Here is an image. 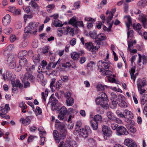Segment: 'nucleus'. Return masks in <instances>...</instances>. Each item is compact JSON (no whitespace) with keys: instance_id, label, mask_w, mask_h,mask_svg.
I'll return each instance as SVG.
<instances>
[{"instance_id":"obj_1","label":"nucleus","mask_w":147,"mask_h":147,"mask_svg":"<svg viewBox=\"0 0 147 147\" xmlns=\"http://www.w3.org/2000/svg\"><path fill=\"white\" fill-rule=\"evenodd\" d=\"M108 98L106 94L103 92H100L98 97L96 99V102L97 105H100L103 109H107L109 107L107 102Z\"/></svg>"},{"instance_id":"obj_2","label":"nucleus","mask_w":147,"mask_h":147,"mask_svg":"<svg viewBox=\"0 0 147 147\" xmlns=\"http://www.w3.org/2000/svg\"><path fill=\"white\" fill-rule=\"evenodd\" d=\"M35 65H33L31 66H27L26 69L27 72L25 74L24 76L21 78L22 82L25 81V80H29L31 82H34L35 81V77L31 73V72L35 69Z\"/></svg>"},{"instance_id":"obj_3","label":"nucleus","mask_w":147,"mask_h":147,"mask_svg":"<svg viewBox=\"0 0 147 147\" xmlns=\"http://www.w3.org/2000/svg\"><path fill=\"white\" fill-rule=\"evenodd\" d=\"M38 24V22H31L30 23L29 25L24 29V32L25 34H24V37H25L27 36L26 33L35 34L37 32L36 27Z\"/></svg>"},{"instance_id":"obj_4","label":"nucleus","mask_w":147,"mask_h":147,"mask_svg":"<svg viewBox=\"0 0 147 147\" xmlns=\"http://www.w3.org/2000/svg\"><path fill=\"white\" fill-rule=\"evenodd\" d=\"M13 46L12 44L8 46L4 50L3 55L7 59L6 63H10L11 62L14 61L13 60L14 57V55L9 53V51L13 48Z\"/></svg>"},{"instance_id":"obj_5","label":"nucleus","mask_w":147,"mask_h":147,"mask_svg":"<svg viewBox=\"0 0 147 147\" xmlns=\"http://www.w3.org/2000/svg\"><path fill=\"white\" fill-rule=\"evenodd\" d=\"M100 42H97L96 46L94 47L91 42L86 43L85 44L86 47L87 49L90 51L92 52L97 50L100 47Z\"/></svg>"},{"instance_id":"obj_6","label":"nucleus","mask_w":147,"mask_h":147,"mask_svg":"<svg viewBox=\"0 0 147 147\" xmlns=\"http://www.w3.org/2000/svg\"><path fill=\"white\" fill-rule=\"evenodd\" d=\"M90 36L93 38L97 39L96 41V43L97 42H100L101 44L102 42H100L101 41L105 40L107 38L106 36L103 34H99L98 35H96L95 33H91Z\"/></svg>"},{"instance_id":"obj_7","label":"nucleus","mask_w":147,"mask_h":147,"mask_svg":"<svg viewBox=\"0 0 147 147\" xmlns=\"http://www.w3.org/2000/svg\"><path fill=\"white\" fill-rule=\"evenodd\" d=\"M98 66L100 70V71H102L105 69H109L110 66V63L102 60L99 61L98 63Z\"/></svg>"},{"instance_id":"obj_8","label":"nucleus","mask_w":147,"mask_h":147,"mask_svg":"<svg viewBox=\"0 0 147 147\" xmlns=\"http://www.w3.org/2000/svg\"><path fill=\"white\" fill-rule=\"evenodd\" d=\"M127 22L126 23V26L128 28L127 32V38L129 37L132 38L133 35V31L132 30H129V28L130 26L132 24L131 19L130 16L127 17Z\"/></svg>"},{"instance_id":"obj_9","label":"nucleus","mask_w":147,"mask_h":147,"mask_svg":"<svg viewBox=\"0 0 147 147\" xmlns=\"http://www.w3.org/2000/svg\"><path fill=\"white\" fill-rule=\"evenodd\" d=\"M116 134L118 136L127 135L129 132L124 127L120 126L116 129Z\"/></svg>"},{"instance_id":"obj_10","label":"nucleus","mask_w":147,"mask_h":147,"mask_svg":"<svg viewBox=\"0 0 147 147\" xmlns=\"http://www.w3.org/2000/svg\"><path fill=\"white\" fill-rule=\"evenodd\" d=\"M125 98L122 95H120L118 96L117 102L119 105L121 107H126L127 106V103L125 101Z\"/></svg>"},{"instance_id":"obj_11","label":"nucleus","mask_w":147,"mask_h":147,"mask_svg":"<svg viewBox=\"0 0 147 147\" xmlns=\"http://www.w3.org/2000/svg\"><path fill=\"white\" fill-rule=\"evenodd\" d=\"M102 131L104 135V138L105 140L107 139L108 137H109L111 135V131L107 126L105 125L103 126L102 127Z\"/></svg>"},{"instance_id":"obj_12","label":"nucleus","mask_w":147,"mask_h":147,"mask_svg":"<svg viewBox=\"0 0 147 147\" xmlns=\"http://www.w3.org/2000/svg\"><path fill=\"white\" fill-rule=\"evenodd\" d=\"M76 135L78 134L80 136L84 138H86L88 136V132L85 128H81L78 132H76Z\"/></svg>"},{"instance_id":"obj_13","label":"nucleus","mask_w":147,"mask_h":147,"mask_svg":"<svg viewBox=\"0 0 147 147\" xmlns=\"http://www.w3.org/2000/svg\"><path fill=\"white\" fill-rule=\"evenodd\" d=\"M60 129V138L61 139H63L65 138L67 134V131L65 129V126L64 125H61Z\"/></svg>"},{"instance_id":"obj_14","label":"nucleus","mask_w":147,"mask_h":147,"mask_svg":"<svg viewBox=\"0 0 147 147\" xmlns=\"http://www.w3.org/2000/svg\"><path fill=\"white\" fill-rule=\"evenodd\" d=\"M124 144L129 147H136L137 145L131 139L127 138L125 140Z\"/></svg>"},{"instance_id":"obj_15","label":"nucleus","mask_w":147,"mask_h":147,"mask_svg":"<svg viewBox=\"0 0 147 147\" xmlns=\"http://www.w3.org/2000/svg\"><path fill=\"white\" fill-rule=\"evenodd\" d=\"M11 84L13 86V88H12V90L14 91L16 90V87H19L21 89L23 88V86L22 84L19 80H16L15 81H11Z\"/></svg>"},{"instance_id":"obj_16","label":"nucleus","mask_w":147,"mask_h":147,"mask_svg":"<svg viewBox=\"0 0 147 147\" xmlns=\"http://www.w3.org/2000/svg\"><path fill=\"white\" fill-rule=\"evenodd\" d=\"M11 20L10 16L7 14L2 19V23L5 26H7L9 24Z\"/></svg>"},{"instance_id":"obj_17","label":"nucleus","mask_w":147,"mask_h":147,"mask_svg":"<svg viewBox=\"0 0 147 147\" xmlns=\"http://www.w3.org/2000/svg\"><path fill=\"white\" fill-rule=\"evenodd\" d=\"M33 118V117L31 116L27 117L25 119L22 118L20 121L24 125H27L30 123V119H32Z\"/></svg>"},{"instance_id":"obj_18","label":"nucleus","mask_w":147,"mask_h":147,"mask_svg":"<svg viewBox=\"0 0 147 147\" xmlns=\"http://www.w3.org/2000/svg\"><path fill=\"white\" fill-rule=\"evenodd\" d=\"M147 84L146 80L144 78L139 79L137 82V86H144Z\"/></svg>"},{"instance_id":"obj_19","label":"nucleus","mask_w":147,"mask_h":147,"mask_svg":"<svg viewBox=\"0 0 147 147\" xmlns=\"http://www.w3.org/2000/svg\"><path fill=\"white\" fill-rule=\"evenodd\" d=\"M3 79L5 81L10 80L12 76V74L11 71H7L6 74H2Z\"/></svg>"},{"instance_id":"obj_20","label":"nucleus","mask_w":147,"mask_h":147,"mask_svg":"<svg viewBox=\"0 0 147 147\" xmlns=\"http://www.w3.org/2000/svg\"><path fill=\"white\" fill-rule=\"evenodd\" d=\"M124 114L125 116V118L127 117V116L131 119H132L133 117V114L132 112L127 109H125L124 112Z\"/></svg>"},{"instance_id":"obj_21","label":"nucleus","mask_w":147,"mask_h":147,"mask_svg":"<svg viewBox=\"0 0 147 147\" xmlns=\"http://www.w3.org/2000/svg\"><path fill=\"white\" fill-rule=\"evenodd\" d=\"M116 11V9H113L112 10V11H111L109 13V14L107 18V22L109 23L111 21L113 18V14Z\"/></svg>"},{"instance_id":"obj_22","label":"nucleus","mask_w":147,"mask_h":147,"mask_svg":"<svg viewBox=\"0 0 147 147\" xmlns=\"http://www.w3.org/2000/svg\"><path fill=\"white\" fill-rule=\"evenodd\" d=\"M91 126L94 130H96L98 128V123L93 119L91 120L90 121Z\"/></svg>"},{"instance_id":"obj_23","label":"nucleus","mask_w":147,"mask_h":147,"mask_svg":"<svg viewBox=\"0 0 147 147\" xmlns=\"http://www.w3.org/2000/svg\"><path fill=\"white\" fill-rule=\"evenodd\" d=\"M57 102V100L55 98L53 97L51 95L49 98V101L48 104L51 103V105L53 106L55 105Z\"/></svg>"},{"instance_id":"obj_24","label":"nucleus","mask_w":147,"mask_h":147,"mask_svg":"<svg viewBox=\"0 0 147 147\" xmlns=\"http://www.w3.org/2000/svg\"><path fill=\"white\" fill-rule=\"evenodd\" d=\"M19 65L23 67L27 65V60L25 58H21L19 60Z\"/></svg>"},{"instance_id":"obj_25","label":"nucleus","mask_w":147,"mask_h":147,"mask_svg":"<svg viewBox=\"0 0 147 147\" xmlns=\"http://www.w3.org/2000/svg\"><path fill=\"white\" fill-rule=\"evenodd\" d=\"M53 136L56 143H59L60 142V140L59 138V133L56 130H54L53 131Z\"/></svg>"},{"instance_id":"obj_26","label":"nucleus","mask_w":147,"mask_h":147,"mask_svg":"<svg viewBox=\"0 0 147 147\" xmlns=\"http://www.w3.org/2000/svg\"><path fill=\"white\" fill-rule=\"evenodd\" d=\"M102 116L100 115H95L93 119L95 121H96L97 123H101L102 121Z\"/></svg>"},{"instance_id":"obj_27","label":"nucleus","mask_w":147,"mask_h":147,"mask_svg":"<svg viewBox=\"0 0 147 147\" xmlns=\"http://www.w3.org/2000/svg\"><path fill=\"white\" fill-rule=\"evenodd\" d=\"M128 129L132 133H134L136 131V128L130 124H127L125 125Z\"/></svg>"},{"instance_id":"obj_28","label":"nucleus","mask_w":147,"mask_h":147,"mask_svg":"<svg viewBox=\"0 0 147 147\" xmlns=\"http://www.w3.org/2000/svg\"><path fill=\"white\" fill-rule=\"evenodd\" d=\"M107 115L109 119L113 121L116 119V117L113 113L109 111L107 112Z\"/></svg>"},{"instance_id":"obj_29","label":"nucleus","mask_w":147,"mask_h":147,"mask_svg":"<svg viewBox=\"0 0 147 147\" xmlns=\"http://www.w3.org/2000/svg\"><path fill=\"white\" fill-rule=\"evenodd\" d=\"M77 22L76 18V17L74 16L70 19L69 23V24H73V26H76V25L77 24Z\"/></svg>"},{"instance_id":"obj_30","label":"nucleus","mask_w":147,"mask_h":147,"mask_svg":"<svg viewBox=\"0 0 147 147\" xmlns=\"http://www.w3.org/2000/svg\"><path fill=\"white\" fill-rule=\"evenodd\" d=\"M135 72V69L134 67H132L129 71L131 79H133L134 81L135 82L136 79V77L134 76V74Z\"/></svg>"},{"instance_id":"obj_31","label":"nucleus","mask_w":147,"mask_h":147,"mask_svg":"<svg viewBox=\"0 0 147 147\" xmlns=\"http://www.w3.org/2000/svg\"><path fill=\"white\" fill-rule=\"evenodd\" d=\"M29 5L34 9H37L38 8V5L34 0H32L29 3Z\"/></svg>"},{"instance_id":"obj_32","label":"nucleus","mask_w":147,"mask_h":147,"mask_svg":"<svg viewBox=\"0 0 147 147\" xmlns=\"http://www.w3.org/2000/svg\"><path fill=\"white\" fill-rule=\"evenodd\" d=\"M81 123L80 121H78L77 122L76 124L75 130L74 131V133H76V132H78L80 128H82L81 127Z\"/></svg>"},{"instance_id":"obj_33","label":"nucleus","mask_w":147,"mask_h":147,"mask_svg":"<svg viewBox=\"0 0 147 147\" xmlns=\"http://www.w3.org/2000/svg\"><path fill=\"white\" fill-rule=\"evenodd\" d=\"M113 21L111 23H110V22L109 23H107L108 24H109V26L108 28H107L106 26H104L103 27V29L105 31H107L108 32H109L110 31L111 29V28L112 27L113 24Z\"/></svg>"},{"instance_id":"obj_34","label":"nucleus","mask_w":147,"mask_h":147,"mask_svg":"<svg viewBox=\"0 0 147 147\" xmlns=\"http://www.w3.org/2000/svg\"><path fill=\"white\" fill-rule=\"evenodd\" d=\"M40 55H34L32 57L33 60L35 63H38L40 61Z\"/></svg>"},{"instance_id":"obj_35","label":"nucleus","mask_w":147,"mask_h":147,"mask_svg":"<svg viewBox=\"0 0 147 147\" xmlns=\"http://www.w3.org/2000/svg\"><path fill=\"white\" fill-rule=\"evenodd\" d=\"M28 42L26 39H24L20 45V47H24L27 46L28 44Z\"/></svg>"},{"instance_id":"obj_36","label":"nucleus","mask_w":147,"mask_h":147,"mask_svg":"<svg viewBox=\"0 0 147 147\" xmlns=\"http://www.w3.org/2000/svg\"><path fill=\"white\" fill-rule=\"evenodd\" d=\"M74 100L72 98H70L69 99H67L66 103L68 106H70L72 105L74 103Z\"/></svg>"},{"instance_id":"obj_37","label":"nucleus","mask_w":147,"mask_h":147,"mask_svg":"<svg viewBox=\"0 0 147 147\" xmlns=\"http://www.w3.org/2000/svg\"><path fill=\"white\" fill-rule=\"evenodd\" d=\"M137 88L139 92L141 95H142L146 91L144 86H137Z\"/></svg>"},{"instance_id":"obj_38","label":"nucleus","mask_w":147,"mask_h":147,"mask_svg":"<svg viewBox=\"0 0 147 147\" xmlns=\"http://www.w3.org/2000/svg\"><path fill=\"white\" fill-rule=\"evenodd\" d=\"M27 54V51L25 50H24L20 51L18 53V56L20 57H22L26 56Z\"/></svg>"},{"instance_id":"obj_39","label":"nucleus","mask_w":147,"mask_h":147,"mask_svg":"<svg viewBox=\"0 0 147 147\" xmlns=\"http://www.w3.org/2000/svg\"><path fill=\"white\" fill-rule=\"evenodd\" d=\"M142 21L143 23L144 27V28H146V26L147 25V18L145 16H142Z\"/></svg>"},{"instance_id":"obj_40","label":"nucleus","mask_w":147,"mask_h":147,"mask_svg":"<svg viewBox=\"0 0 147 147\" xmlns=\"http://www.w3.org/2000/svg\"><path fill=\"white\" fill-rule=\"evenodd\" d=\"M71 58L74 60L77 59L79 57L78 53L76 52H73L71 54Z\"/></svg>"},{"instance_id":"obj_41","label":"nucleus","mask_w":147,"mask_h":147,"mask_svg":"<svg viewBox=\"0 0 147 147\" xmlns=\"http://www.w3.org/2000/svg\"><path fill=\"white\" fill-rule=\"evenodd\" d=\"M141 98V104L144 105V102L147 101V94H143Z\"/></svg>"},{"instance_id":"obj_42","label":"nucleus","mask_w":147,"mask_h":147,"mask_svg":"<svg viewBox=\"0 0 147 147\" xmlns=\"http://www.w3.org/2000/svg\"><path fill=\"white\" fill-rule=\"evenodd\" d=\"M112 72L109 70H106L103 71L102 75L104 76H107L108 77L112 75Z\"/></svg>"},{"instance_id":"obj_43","label":"nucleus","mask_w":147,"mask_h":147,"mask_svg":"<svg viewBox=\"0 0 147 147\" xmlns=\"http://www.w3.org/2000/svg\"><path fill=\"white\" fill-rule=\"evenodd\" d=\"M6 63L8 65L10 68L11 69H13L15 68L16 65V62L14 61H11L10 63Z\"/></svg>"},{"instance_id":"obj_44","label":"nucleus","mask_w":147,"mask_h":147,"mask_svg":"<svg viewBox=\"0 0 147 147\" xmlns=\"http://www.w3.org/2000/svg\"><path fill=\"white\" fill-rule=\"evenodd\" d=\"M41 94L43 99L44 100V101H45V98L48 96V92L47 90L46 89L45 90V92H42Z\"/></svg>"},{"instance_id":"obj_45","label":"nucleus","mask_w":147,"mask_h":147,"mask_svg":"<svg viewBox=\"0 0 147 147\" xmlns=\"http://www.w3.org/2000/svg\"><path fill=\"white\" fill-rule=\"evenodd\" d=\"M116 113L118 116L120 117L125 118V116L122 113V112L119 110H117L116 111Z\"/></svg>"},{"instance_id":"obj_46","label":"nucleus","mask_w":147,"mask_h":147,"mask_svg":"<svg viewBox=\"0 0 147 147\" xmlns=\"http://www.w3.org/2000/svg\"><path fill=\"white\" fill-rule=\"evenodd\" d=\"M65 115L64 114L60 113L58 117V119L60 120H64V121L66 120L67 118L64 117V116Z\"/></svg>"},{"instance_id":"obj_47","label":"nucleus","mask_w":147,"mask_h":147,"mask_svg":"<svg viewBox=\"0 0 147 147\" xmlns=\"http://www.w3.org/2000/svg\"><path fill=\"white\" fill-rule=\"evenodd\" d=\"M107 4V0H102L100 4H98V8L101 9L102 7V5H105Z\"/></svg>"},{"instance_id":"obj_48","label":"nucleus","mask_w":147,"mask_h":147,"mask_svg":"<svg viewBox=\"0 0 147 147\" xmlns=\"http://www.w3.org/2000/svg\"><path fill=\"white\" fill-rule=\"evenodd\" d=\"M138 5L140 7H144L147 5V4H146L144 1L142 0L138 2Z\"/></svg>"},{"instance_id":"obj_49","label":"nucleus","mask_w":147,"mask_h":147,"mask_svg":"<svg viewBox=\"0 0 147 147\" xmlns=\"http://www.w3.org/2000/svg\"><path fill=\"white\" fill-rule=\"evenodd\" d=\"M133 27L134 29H136V30H140L142 28L141 25L139 23L134 24Z\"/></svg>"},{"instance_id":"obj_50","label":"nucleus","mask_w":147,"mask_h":147,"mask_svg":"<svg viewBox=\"0 0 147 147\" xmlns=\"http://www.w3.org/2000/svg\"><path fill=\"white\" fill-rule=\"evenodd\" d=\"M43 76L42 73H39L37 76V79L39 81H41L43 80Z\"/></svg>"},{"instance_id":"obj_51","label":"nucleus","mask_w":147,"mask_h":147,"mask_svg":"<svg viewBox=\"0 0 147 147\" xmlns=\"http://www.w3.org/2000/svg\"><path fill=\"white\" fill-rule=\"evenodd\" d=\"M53 25L56 27L62 26L63 24L57 22V21L53 20L52 22Z\"/></svg>"},{"instance_id":"obj_52","label":"nucleus","mask_w":147,"mask_h":147,"mask_svg":"<svg viewBox=\"0 0 147 147\" xmlns=\"http://www.w3.org/2000/svg\"><path fill=\"white\" fill-rule=\"evenodd\" d=\"M111 107L112 108L114 109L117 106V103L115 100H113L112 99H111Z\"/></svg>"},{"instance_id":"obj_53","label":"nucleus","mask_w":147,"mask_h":147,"mask_svg":"<svg viewBox=\"0 0 147 147\" xmlns=\"http://www.w3.org/2000/svg\"><path fill=\"white\" fill-rule=\"evenodd\" d=\"M58 147H69V145L67 143H65L63 142H61Z\"/></svg>"},{"instance_id":"obj_54","label":"nucleus","mask_w":147,"mask_h":147,"mask_svg":"<svg viewBox=\"0 0 147 147\" xmlns=\"http://www.w3.org/2000/svg\"><path fill=\"white\" fill-rule=\"evenodd\" d=\"M67 109L64 106H63L61 108L60 113L65 115L67 113Z\"/></svg>"},{"instance_id":"obj_55","label":"nucleus","mask_w":147,"mask_h":147,"mask_svg":"<svg viewBox=\"0 0 147 147\" xmlns=\"http://www.w3.org/2000/svg\"><path fill=\"white\" fill-rule=\"evenodd\" d=\"M12 30L11 28H7L4 30V32L5 34L9 35L12 32Z\"/></svg>"},{"instance_id":"obj_56","label":"nucleus","mask_w":147,"mask_h":147,"mask_svg":"<svg viewBox=\"0 0 147 147\" xmlns=\"http://www.w3.org/2000/svg\"><path fill=\"white\" fill-rule=\"evenodd\" d=\"M47 64V62L43 60L41 62V64L40 66L42 67V68H43L46 70V66Z\"/></svg>"},{"instance_id":"obj_57","label":"nucleus","mask_w":147,"mask_h":147,"mask_svg":"<svg viewBox=\"0 0 147 147\" xmlns=\"http://www.w3.org/2000/svg\"><path fill=\"white\" fill-rule=\"evenodd\" d=\"M96 88L98 91H102L104 90V86L102 84H98Z\"/></svg>"},{"instance_id":"obj_58","label":"nucleus","mask_w":147,"mask_h":147,"mask_svg":"<svg viewBox=\"0 0 147 147\" xmlns=\"http://www.w3.org/2000/svg\"><path fill=\"white\" fill-rule=\"evenodd\" d=\"M110 125L111 128L114 130L116 129L118 126L117 124L113 123H111Z\"/></svg>"},{"instance_id":"obj_59","label":"nucleus","mask_w":147,"mask_h":147,"mask_svg":"<svg viewBox=\"0 0 147 147\" xmlns=\"http://www.w3.org/2000/svg\"><path fill=\"white\" fill-rule=\"evenodd\" d=\"M37 71L39 73L47 72L46 70L42 68L40 66H39L38 67Z\"/></svg>"},{"instance_id":"obj_60","label":"nucleus","mask_w":147,"mask_h":147,"mask_svg":"<svg viewBox=\"0 0 147 147\" xmlns=\"http://www.w3.org/2000/svg\"><path fill=\"white\" fill-rule=\"evenodd\" d=\"M128 47L127 50L129 51H131V48L133 46V43L132 41L130 40L128 42Z\"/></svg>"},{"instance_id":"obj_61","label":"nucleus","mask_w":147,"mask_h":147,"mask_svg":"<svg viewBox=\"0 0 147 147\" xmlns=\"http://www.w3.org/2000/svg\"><path fill=\"white\" fill-rule=\"evenodd\" d=\"M80 1H78L75 2L74 4V6L76 9H78L80 7Z\"/></svg>"},{"instance_id":"obj_62","label":"nucleus","mask_w":147,"mask_h":147,"mask_svg":"<svg viewBox=\"0 0 147 147\" xmlns=\"http://www.w3.org/2000/svg\"><path fill=\"white\" fill-rule=\"evenodd\" d=\"M76 43V40L75 38H73L70 41V45L73 46Z\"/></svg>"},{"instance_id":"obj_63","label":"nucleus","mask_w":147,"mask_h":147,"mask_svg":"<svg viewBox=\"0 0 147 147\" xmlns=\"http://www.w3.org/2000/svg\"><path fill=\"white\" fill-rule=\"evenodd\" d=\"M71 65L70 63L69 62H67L65 63L62 64V66L63 67L67 68L70 67Z\"/></svg>"},{"instance_id":"obj_64","label":"nucleus","mask_w":147,"mask_h":147,"mask_svg":"<svg viewBox=\"0 0 147 147\" xmlns=\"http://www.w3.org/2000/svg\"><path fill=\"white\" fill-rule=\"evenodd\" d=\"M15 9L16 7H14L9 6L8 7V11L13 13L15 10Z\"/></svg>"}]
</instances>
